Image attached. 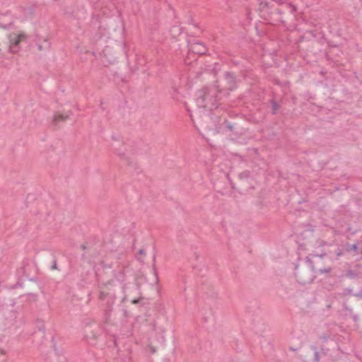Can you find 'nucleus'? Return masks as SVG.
<instances>
[{"label": "nucleus", "mask_w": 362, "mask_h": 362, "mask_svg": "<svg viewBox=\"0 0 362 362\" xmlns=\"http://www.w3.org/2000/svg\"><path fill=\"white\" fill-rule=\"evenodd\" d=\"M336 255H337V257H340V256H341V255H342V251H341V250H340V249H339V248H338V249L337 250V251H336Z\"/></svg>", "instance_id": "nucleus-25"}, {"label": "nucleus", "mask_w": 362, "mask_h": 362, "mask_svg": "<svg viewBox=\"0 0 362 362\" xmlns=\"http://www.w3.org/2000/svg\"><path fill=\"white\" fill-rule=\"evenodd\" d=\"M328 257L326 253L321 255L310 254L305 257V264L308 268H310L314 274H329L332 268L326 262Z\"/></svg>", "instance_id": "nucleus-2"}, {"label": "nucleus", "mask_w": 362, "mask_h": 362, "mask_svg": "<svg viewBox=\"0 0 362 362\" xmlns=\"http://www.w3.org/2000/svg\"><path fill=\"white\" fill-rule=\"evenodd\" d=\"M114 281V279H112L111 281H109L108 284H111V282H113Z\"/></svg>", "instance_id": "nucleus-37"}, {"label": "nucleus", "mask_w": 362, "mask_h": 362, "mask_svg": "<svg viewBox=\"0 0 362 362\" xmlns=\"http://www.w3.org/2000/svg\"><path fill=\"white\" fill-rule=\"evenodd\" d=\"M224 86H221L219 84L216 85V88L221 89L223 95H228L230 91H233L238 88V81L236 76L234 73L226 71L223 74Z\"/></svg>", "instance_id": "nucleus-4"}, {"label": "nucleus", "mask_w": 362, "mask_h": 362, "mask_svg": "<svg viewBox=\"0 0 362 362\" xmlns=\"http://www.w3.org/2000/svg\"><path fill=\"white\" fill-rule=\"evenodd\" d=\"M90 296H91V293H89L88 295V303L91 300L90 298Z\"/></svg>", "instance_id": "nucleus-30"}, {"label": "nucleus", "mask_w": 362, "mask_h": 362, "mask_svg": "<svg viewBox=\"0 0 362 362\" xmlns=\"http://www.w3.org/2000/svg\"><path fill=\"white\" fill-rule=\"evenodd\" d=\"M259 3V7L261 11L265 10L267 12L269 13V10H272L274 7V6L270 5V1L267 0H258Z\"/></svg>", "instance_id": "nucleus-14"}, {"label": "nucleus", "mask_w": 362, "mask_h": 362, "mask_svg": "<svg viewBox=\"0 0 362 362\" xmlns=\"http://www.w3.org/2000/svg\"><path fill=\"white\" fill-rule=\"evenodd\" d=\"M346 276L349 278H355L356 273L354 270L349 269L346 272Z\"/></svg>", "instance_id": "nucleus-20"}, {"label": "nucleus", "mask_w": 362, "mask_h": 362, "mask_svg": "<svg viewBox=\"0 0 362 362\" xmlns=\"http://www.w3.org/2000/svg\"><path fill=\"white\" fill-rule=\"evenodd\" d=\"M356 297L362 298V291H360L358 293L355 294Z\"/></svg>", "instance_id": "nucleus-27"}, {"label": "nucleus", "mask_w": 362, "mask_h": 362, "mask_svg": "<svg viewBox=\"0 0 362 362\" xmlns=\"http://www.w3.org/2000/svg\"><path fill=\"white\" fill-rule=\"evenodd\" d=\"M114 293L105 292L104 291H100L99 294V299L102 301L105 300L107 298H109V296H111Z\"/></svg>", "instance_id": "nucleus-16"}, {"label": "nucleus", "mask_w": 362, "mask_h": 362, "mask_svg": "<svg viewBox=\"0 0 362 362\" xmlns=\"http://www.w3.org/2000/svg\"><path fill=\"white\" fill-rule=\"evenodd\" d=\"M101 332L102 329L98 325H87L84 329V337L90 345L94 346L97 344L98 338Z\"/></svg>", "instance_id": "nucleus-6"}, {"label": "nucleus", "mask_w": 362, "mask_h": 362, "mask_svg": "<svg viewBox=\"0 0 362 362\" xmlns=\"http://www.w3.org/2000/svg\"><path fill=\"white\" fill-rule=\"evenodd\" d=\"M69 115L68 114L64 115L57 112L54 115L52 121V125L57 128L60 122L66 121L69 118Z\"/></svg>", "instance_id": "nucleus-12"}, {"label": "nucleus", "mask_w": 362, "mask_h": 362, "mask_svg": "<svg viewBox=\"0 0 362 362\" xmlns=\"http://www.w3.org/2000/svg\"><path fill=\"white\" fill-rule=\"evenodd\" d=\"M81 247L83 250H85V249H86V246H85V245H83V244L81 245Z\"/></svg>", "instance_id": "nucleus-35"}, {"label": "nucleus", "mask_w": 362, "mask_h": 362, "mask_svg": "<svg viewBox=\"0 0 362 362\" xmlns=\"http://www.w3.org/2000/svg\"><path fill=\"white\" fill-rule=\"evenodd\" d=\"M207 51L206 47L205 45L199 41H196L194 42H191L189 45V52H191L192 53L202 55L204 54Z\"/></svg>", "instance_id": "nucleus-9"}, {"label": "nucleus", "mask_w": 362, "mask_h": 362, "mask_svg": "<svg viewBox=\"0 0 362 362\" xmlns=\"http://www.w3.org/2000/svg\"><path fill=\"white\" fill-rule=\"evenodd\" d=\"M12 25H13L12 23H8V24L0 23V27L4 28V29L8 30V29H10L11 28Z\"/></svg>", "instance_id": "nucleus-21"}, {"label": "nucleus", "mask_w": 362, "mask_h": 362, "mask_svg": "<svg viewBox=\"0 0 362 362\" xmlns=\"http://www.w3.org/2000/svg\"><path fill=\"white\" fill-rule=\"evenodd\" d=\"M226 132H231L236 137H239L240 135H242V132L239 131L234 124L225 119L224 122L221 124V127H218V132L223 133Z\"/></svg>", "instance_id": "nucleus-8"}, {"label": "nucleus", "mask_w": 362, "mask_h": 362, "mask_svg": "<svg viewBox=\"0 0 362 362\" xmlns=\"http://www.w3.org/2000/svg\"><path fill=\"white\" fill-rule=\"evenodd\" d=\"M274 8H273L270 12V13H271L270 18L272 20H273L276 23H285L284 15H281V16L274 15Z\"/></svg>", "instance_id": "nucleus-15"}, {"label": "nucleus", "mask_w": 362, "mask_h": 362, "mask_svg": "<svg viewBox=\"0 0 362 362\" xmlns=\"http://www.w3.org/2000/svg\"><path fill=\"white\" fill-rule=\"evenodd\" d=\"M238 177L240 180H247L250 177V172L249 170H245L239 173Z\"/></svg>", "instance_id": "nucleus-17"}, {"label": "nucleus", "mask_w": 362, "mask_h": 362, "mask_svg": "<svg viewBox=\"0 0 362 362\" xmlns=\"http://www.w3.org/2000/svg\"><path fill=\"white\" fill-rule=\"evenodd\" d=\"M115 153L119 156L122 159H124V160H127V158L125 156L124 153H121L120 151H119L118 150H115Z\"/></svg>", "instance_id": "nucleus-22"}, {"label": "nucleus", "mask_w": 362, "mask_h": 362, "mask_svg": "<svg viewBox=\"0 0 362 362\" xmlns=\"http://www.w3.org/2000/svg\"><path fill=\"white\" fill-rule=\"evenodd\" d=\"M127 162H128V164L130 165L131 164V162H129L128 160H127Z\"/></svg>", "instance_id": "nucleus-39"}, {"label": "nucleus", "mask_w": 362, "mask_h": 362, "mask_svg": "<svg viewBox=\"0 0 362 362\" xmlns=\"http://www.w3.org/2000/svg\"><path fill=\"white\" fill-rule=\"evenodd\" d=\"M39 329L40 331H42L44 333L45 329L44 325L40 326Z\"/></svg>", "instance_id": "nucleus-28"}, {"label": "nucleus", "mask_w": 362, "mask_h": 362, "mask_svg": "<svg viewBox=\"0 0 362 362\" xmlns=\"http://www.w3.org/2000/svg\"><path fill=\"white\" fill-rule=\"evenodd\" d=\"M27 40L28 36L25 33H12L8 35V52L12 54L18 53L21 49V43L26 42Z\"/></svg>", "instance_id": "nucleus-5"}, {"label": "nucleus", "mask_w": 362, "mask_h": 362, "mask_svg": "<svg viewBox=\"0 0 362 362\" xmlns=\"http://www.w3.org/2000/svg\"><path fill=\"white\" fill-rule=\"evenodd\" d=\"M143 298H134V299L132 300V303L133 304H137V303H139L140 301L142 300Z\"/></svg>", "instance_id": "nucleus-24"}, {"label": "nucleus", "mask_w": 362, "mask_h": 362, "mask_svg": "<svg viewBox=\"0 0 362 362\" xmlns=\"http://www.w3.org/2000/svg\"><path fill=\"white\" fill-rule=\"evenodd\" d=\"M268 104H269L272 107V115H275L278 113V111L281 109V103H280L276 96L274 95V94L273 93L272 95V98L270 99L268 102Z\"/></svg>", "instance_id": "nucleus-11"}, {"label": "nucleus", "mask_w": 362, "mask_h": 362, "mask_svg": "<svg viewBox=\"0 0 362 362\" xmlns=\"http://www.w3.org/2000/svg\"><path fill=\"white\" fill-rule=\"evenodd\" d=\"M52 342L53 343V347H55V344L54 343V337H52Z\"/></svg>", "instance_id": "nucleus-36"}, {"label": "nucleus", "mask_w": 362, "mask_h": 362, "mask_svg": "<svg viewBox=\"0 0 362 362\" xmlns=\"http://www.w3.org/2000/svg\"><path fill=\"white\" fill-rule=\"evenodd\" d=\"M114 278L119 282L122 283L124 281L125 274L123 269H119L113 272Z\"/></svg>", "instance_id": "nucleus-13"}, {"label": "nucleus", "mask_w": 362, "mask_h": 362, "mask_svg": "<svg viewBox=\"0 0 362 362\" xmlns=\"http://www.w3.org/2000/svg\"><path fill=\"white\" fill-rule=\"evenodd\" d=\"M124 296L122 302H124L128 299L130 296H132L134 293L140 294L139 286L136 283H128L124 284L122 287Z\"/></svg>", "instance_id": "nucleus-7"}, {"label": "nucleus", "mask_w": 362, "mask_h": 362, "mask_svg": "<svg viewBox=\"0 0 362 362\" xmlns=\"http://www.w3.org/2000/svg\"><path fill=\"white\" fill-rule=\"evenodd\" d=\"M351 292H352V290L351 288L344 289V294H351Z\"/></svg>", "instance_id": "nucleus-26"}, {"label": "nucleus", "mask_w": 362, "mask_h": 362, "mask_svg": "<svg viewBox=\"0 0 362 362\" xmlns=\"http://www.w3.org/2000/svg\"><path fill=\"white\" fill-rule=\"evenodd\" d=\"M353 318H354V321H357L358 320V316L357 315H354L353 317Z\"/></svg>", "instance_id": "nucleus-33"}, {"label": "nucleus", "mask_w": 362, "mask_h": 362, "mask_svg": "<svg viewBox=\"0 0 362 362\" xmlns=\"http://www.w3.org/2000/svg\"><path fill=\"white\" fill-rule=\"evenodd\" d=\"M194 257H195V259H198V258H199V255H198L197 252H195V253H194Z\"/></svg>", "instance_id": "nucleus-32"}, {"label": "nucleus", "mask_w": 362, "mask_h": 362, "mask_svg": "<svg viewBox=\"0 0 362 362\" xmlns=\"http://www.w3.org/2000/svg\"><path fill=\"white\" fill-rule=\"evenodd\" d=\"M306 267H308L305 263L303 264L298 263L295 266L294 274L296 280L299 284L303 285L313 282L317 277L310 268L307 269Z\"/></svg>", "instance_id": "nucleus-3"}, {"label": "nucleus", "mask_w": 362, "mask_h": 362, "mask_svg": "<svg viewBox=\"0 0 362 362\" xmlns=\"http://www.w3.org/2000/svg\"><path fill=\"white\" fill-rule=\"evenodd\" d=\"M289 349L291 351H296V350H298V348L295 349L294 347H290Z\"/></svg>", "instance_id": "nucleus-31"}, {"label": "nucleus", "mask_w": 362, "mask_h": 362, "mask_svg": "<svg viewBox=\"0 0 362 362\" xmlns=\"http://www.w3.org/2000/svg\"><path fill=\"white\" fill-rule=\"evenodd\" d=\"M347 251L348 252H351V251H353L355 252L356 255H357L358 253V246L356 244H353L351 245L348 249H347Z\"/></svg>", "instance_id": "nucleus-19"}, {"label": "nucleus", "mask_w": 362, "mask_h": 362, "mask_svg": "<svg viewBox=\"0 0 362 362\" xmlns=\"http://www.w3.org/2000/svg\"><path fill=\"white\" fill-rule=\"evenodd\" d=\"M115 362H121V360L117 359V361Z\"/></svg>", "instance_id": "nucleus-38"}, {"label": "nucleus", "mask_w": 362, "mask_h": 362, "mask_svg": "<svg viewBox=\"0 0 362 362\" xmlns=\"http://www.w3.org/2000/svg\"><path fill=\"white\" fill-rule=\"evenodd\" d=\"M314 351H315V353H314V362H319L320 361V352L317 350V348L316 347H314L313 348Z\"/></svg>", "instance_id": "nucleus-18"}, {"label": "nucleus", "mask_w": 362, "mask_h": 362, "mask_svg": "<svg viewBox=\"0 0 362 362\" xmlns=\"http://www.w3.org/2000/svg\"><path fill=\"white\" fill-rule=\"evenodd\" d=\"M115 294L112 295L111 296H109L108 298H107L105 301V303L104 305V312L106 318H108L110 314V312L112 311V305L115 303Z\"/></svg>", "instance_id": "nucleus-10"}, {"label": "nucleus", "mask_w": 362, "mask_h": 362, "mask_svg": "<svg viewBox=\"0 0 362 362\" xmlns=\"http://www.w3.org/2000/svg\"><path fill=\"white\" fill-rule=\"evenodd\" d=\"M139 253L141 254V255H144V250L143 249H141V250H139Z\"/></svg>", "instance_id": "nucleus-29"}, {"label": "nucleus", "mask_w": 362, "mask_h": 362, "mask_svg": "<svg viewBox=\"0 0 362 362\" xmlns=\"http://www.w3.org/2000/svg\"><path fill=\"white\" fill-rule=\"evenodd\" d=\"M38 49L39 50H42V46L41 45H38Z\"/></svg>", "instance_id": "nucleus-34"}, {"label": "nucleus", "mask_w": 362, "mask_h": 362, "mask_svg": "<svg viewBox=\"0 0 362 362\" xmlns=\"http://www.w3.org/2000/svg\"><path fill=\"white\" fill-rule=\"evenodd\" d=\"M222 90L214 87H205L196 93V103L199 107L211 111L218 106V102L220 100L218 93Z\"/></svg>", "instance_id": "nucleus-1"}, {"label": "nucleus", "mask_w": 362, "mask_h": 362, "mask_svg": "<svg viewBox=\"0 0 362 362\" xmlns=\"http://www.w3.org/2000/svg\"><path fill=\"white\" fill-rule=\"evenodd\" d=\"M50 268L52 270L57 269V259L54 257V259H53V261H52V264L51 265Z\"/></svg>", "instance_id": "nucleus-23"}]
</instances>
